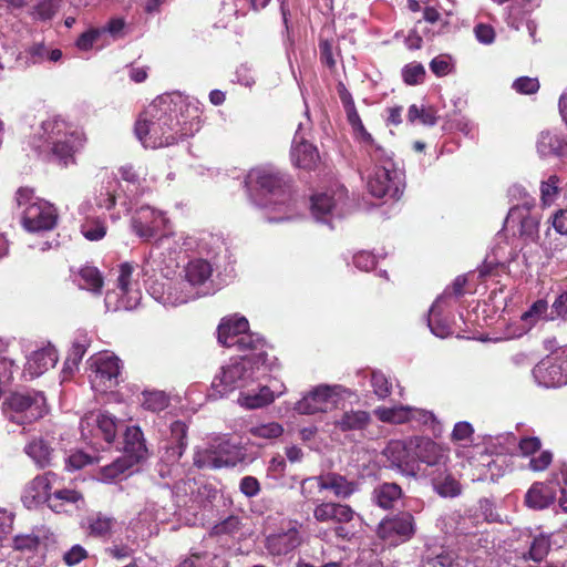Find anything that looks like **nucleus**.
<instances>
[{"label":"nucleus","mask_w":567,"mask_h":567,"mask_svg":"<svg viewBox=\"0 0 567 567\" xmlns=\"http://www.w3.org/2000/svg\"><path fill=\"white\" fill-rule=\"evenodd\" d=\"M176 103L169 95L156 97L135 123V135L145 147L159 148L178 142L181 121Z\"/></svg>","instance_id":"nucleus-1"},{"label":"nucleus","mask_w":567,"mask_h":567,"mask_svg":"<svg viewBox=\"0 0 567 567\" xmlns=\"http://www.w3.org/2000/svg\"><path fill=\"white\" fill-rule=\"evenodd\" d=\"M291 177L275 166L249 171L245 185L252 202L260 207L285 203L290 194Z\"/></svg>","instance_id":"nucleus-2"},{"label":"nucleus","mask_w":567,"mask_h":567,"mask_svg":"<svg viewBox=\"0 0 567 567\" xmlns=\"http://www.w3.org/2000/svg\"><path fill=\"white\" fill-rule=\"evenodd\" d=\"M41 131L39 140L44 138L43 143L37 144L35 140L32 142L39 153L50 151L52 157L65 166L73 162V154L81 146V140L76 133L68 131V125L62 118L52 117L43 121Z\"/></svg>","instance_id":"nucleus-3"},{"label":"nucleus","mask_w":567,"mask_h":567,"mask_svg":"<svg viewBox=\"0 0 567 567\" xmlns=\"http://www.w3.org/2000/svg\"><path fill=\"white\" fill-rule=\"evenodd\" d=\"M16 202L19 207L25 206L22 212V226L29 233H39L54 228L58 214L48 202L34 198L33 190L20 187L16 193Z\"/></svg>","instance_id":"nucleus-4"},{"label":"nucleus","mask_w":567,"mask_h":567,"mask_svg":"<svg viewBox=\"0 0 567 567\" xmlns=\"http://www.w3.org/2000/svg\"><path fill=\"white\" fill-rule=\"evenodd\" d=\"M301 494L309 502H318L315 491H331L337 498L348 499L360 488L357 481L337 472H327L318 476L307 477L301 482Z\"/></svg>","instance_id":"nucleus-5"},{"label":"nucleus","mask_w":567,"mask_h":567,"mask_svg":"<svg viewBox=\"0 0 567 567\" xmlns=\"http://www.w3.org/2000/svg\"><path fill=\"white\" fill-rule=\"evenodd\" d=\"M416 532L415 517L409 511L385 515L377 527L378 537L390 546H399L410 542Z\"/></svg>","instance_id":"nucleus-6"},{"label":"nucleus","mask_w":567,"mask_h":567,"mask_svg":"<svg viewBox=\"0 0 567 567\" xmlns=\"http://www.w3.org/2000/svg\"><path fill=\"white\" fill-rule=\"evenodd\" d=\"M368 190L377 197L400 198L402 194L401 173L389 165L375 166L372 174L368 176Z\"/></svg>","instance_id":"nucleus-7"},{"label":"nucleus","mask_w":567,"mask_h":567,"mask_svg":"<svg viewBox=\"0 0 567 567\" xmlns=\"http://www.w3.org/2000/svg\"><path fill=\"white\" fill-rule=\"evenodd\" d=\"M252 359L240 357L239 360L233 361L230 364L221 368L220 375L213 381V389L218 386L230 388V390H239L248 386L252 375Z\"/></svg>","instance_id":"nucleus-8"},{"label":"nucleus","mask_w":567,"mask_h":567,"mask_svg":"<svg viewBox=\"0 0 567 567\" xmlns=\"http://www.w3.org/2000/svg\"><path fill=\"white\" fill-rule=\"evenodd\" d=\"M409 444L413 446L419 461L430 466L445 464L449 461L450 449L429 437L415 436L409 440Z\"/></svg>","instance_id":"nucleus-9"},{"label":"nucleus","mask_w":567,"mask_h":567,"mask_svg":"<svg viewBox=\"0 0 567 567\" xmlns=\"http://www.w3.org/2000/svg\"><path fill=\"white\" fill-rule=\"evenodd\" d=\"M313 518L318 523L348 524L353 520L355 512L349 505L339 502H315Z\"/></svg>","instance_id":"nucleus-10"},{"label":"nucleus","mask_w":567,"mask_h":567,"mask_svg":"<svg viewBox=\"0 0 567 567\" xmlns=\"http://www.w3.org/2000/svg\"><path fill=\"white\" fill-rule=\"evenodd\" d=\"M238 457L224 449V444L197 451L194 454V465L198 468L234 467Z\"/></svg>","instance_id":"nucleus-11"},{"label":"nucleus","mask_w":567,"mask_h":567,"mask_svg":"<svg viewBox=\"0 0 567 567\" xmlns=\"http://www.w3.org/2000/svg\"><path fill=\"white\" fill-rule=\"evenodd\" d=\"M339 392H307L295 410L300 414L324 413L334 408Z\"/></svg>","instance_id":"nucleus-12"},{"label":"nucleus","mask_w":567,"mask_h":567,"mask_svg":"<svg viewBox=\"0 0 567 567\" xmlns=\"http://www.w3.org/2000/svg\"><path fill=\"white\" fill-rule=\"evenodd\" d=\"M55 476L52 472H47L43 475L35 476L25 487L23 494V502L28 507L33 505L48 503L50 504L51 493V477Z\"/></svg>","instance_id":"nucleus-13"},{"label":"nucleus","mask_w":567,"mask_h":567,"mask_svg":"<svg viewBox=\"0 0 567 567\" xmlns=\"http://www.w3.org/2000/svg\"><path fill=\"white\" fill-rule=\"evenodd\" d=\"M301 544V536L296 527H291L286 532L271 534L266 538V548L272 556H284Z\"/></svg>","instance_id":"nucleus-14"},{"label":"nucleus","mask_w":567,"mask_h":567,"mask_svg":"<svg viewBox=\"0 0 567 567\" xmlns=\"http://www.w3.org/2000/svg\"><path fill=\"white\" fill-rule=\"evenodd\" d=\"M58 362L56 350L52 347H47L34 351L27 361L23 370V375L34 379L40 377L50 368H53Z\"/></svg>","instance_id":"nucleus-15"},{"label":"nucleus","mask_w":567,"mask_h":567,"mask_svg":"<svg viewBox=\"0 0 567 567\" xmlns=\"http://www.w3.org/2000/svg\"><path fill=\"white\" fill-rule=\"evenodd\" d=\"M265 340L254 333L243 332L237 339L234 340L231 347H236L238 351H250V354H245L252 359V365L264 364L267 359V353L264 350Z\"/></svg>","instance_id":"nucleus-16"},{"label":"nucleus","mask_w":567,"mask_h":567,"mask_svg":"<svg viewBox=\"0 0 567 567\" xmlns=\"http://www.w3.org/2000/svg\"><path fill=\"white\" fill-rule=\"evenodd\" d=\"M125 455L132 456L131 458L137 463L145 461L148 456V450L144 434L140 426H127L124 433V447Z\"/></svg>","instance_id":"nucleus-17"},{"label":"nucleus","mask_w":567,"mask_h":567,"mask_svg":"<svg viewBox=\"0 0 567 567\" xmlns=\"http://www.w3.org/2000/svg\"><path fill=\"white\" fill-rule=\"evenodd\" d=\"M171 436L166 447V457L169 462H178L187 447L188 426L185 422L177 420L171 426Z\"/></svg>","instance_id":"nucleus-18"},{"label":"nucleus","mask_w":567,"mask_h":567,"mask_svg":"<svg viewBox=\"0 0 567 567\" xmlns=\"http://www.w3.org/2000/svg\"><path fill=\"white\" fill-rule=\"evenodd\" d=\"M533 374L544 388H560L567 384V373L560 364L542 362L534 368Z\"/></svg>","instance_id":"nucleus-19"},{"label":"nucleus","mask_w":567,"mask_h":567,"mask_svg":"<svg viewBox=\"0 0 567 567\" xmlns=\"http://www.w3.org/2000/svg\"><path fill=\"white\" fill-rule=\"evenodd\" d=\"M402 487L394 482H383L378 484L371 494L372 502L378 507L390 511L393 509L396 502L403 497Z\"/></svg>","instance_id":"nucleus-20"},{"label":"nucleus","mask_w":567,"mask_h":567,"mask_svg":"<svg viewBox=\"0 0 567 567\" xmlns=\"http://www.w3.org/2000/svg\"><path fill=\"white\" fill-rule=\"evenodd\" d=\"M121 360L115 355H103L96 361L95 377L105 386H117L121 383Z\"/></svg>","instance_id":"nucleus-21"},{"label":"nucleus","mask_w":567,"mask_h":567,"mask_svg":"<svg viewBox=\"0 0 567 567\" xmlns=\"http://www.w3.org/2000/svg\"><path fill=\"white\" fill-rule=\"evenodd\" d=\"M291 157L297 167L307 171L315 169L320 162V155L316 146L306 141L298 143L296 138L291 150Z\"/></svg>","instance_id":"nucleus-22"},{"label":"nucleus","mask_w":567,"mask_h":567,"mask_svg":"<svg viewBox=\"0 0 567 567\" xmlns=\"http://www.w3.org/2000/svg\"><path fill=\"white\" fill-rule=\"evenodd\" d=\"M371 414L363 410L346 411L339 420L334 422V426L341 432H364L372 424Z\"/></svg>","instance_id":"nucleus-23"},{"label":"nucleus","mask_w":567,"mask_h":567,"mask_svg":"<svg viewBox=\"0 0 567 567\" xmlns=\"http://www.w3.org/2000/svg\"><path fill=\"white\" fill-rule=\"evenodd\" d=\"M249 323L245 317L233 319L224 318L217 329L218 342L230 348L234 340L237 339L243 332L248 331Z\"/></svg>","instance_id":"nucleus-24"},{"label":"nucleus","mask_w":567,"mask_h":567,"mask_svg":"<svg viewBox=\"0 0 567 567\" xmlns=\"http://www.w3.org/2000/svg\"><path fill=\"white\" fill-rule=\"evenodd\" d=\"M506 223H518L522 236L534 238L538 234L539 220L533 216L526 207L514 206L509 209Z\"/></svg>","instance_id":"nucleus-25"},{"label":"nucleus","mask_w":567,"mask_h":567,"mask_svg":"<svg viewBox=\"0 0 567 567\" xmlns=\"http://www.w3.org/2000/svg\"><path fill=\"white\" fill-rule=\"evenodd\" d=\"M555 491L544 483H534L525 495V504L533 509H544L555 501Z\"/></svg>","instance_id":"nucleus-26"},{"label":"nucleus","mask_w":567,"mask_h":567,"mask_svg":"<svg viewBox=\"0 0 567 567\" xmlns=\"http://www.w3.org/2000/svg\"><path fill=\"white\" fill-rule=\"evenodd\" d=\"M115 523L114 517L99 512L86 516L84 527L90 536L106 538L111 536Z\"/></svg>","instance_id":"nucleus-27"},{"label":"nucleus","mask_w":567,"mask_h":567,"mask_svg":"<svg viewBox=\"0 0 567 567\" xmlns=\"http://www.w3.org/2000/svg\"><path fill=\"white\" fill-rule=\"evenodd\" d=\"M536 147L542 157L561 156L567 142L556 133L544 131L538 136Z\"/></svg>","instance_id":"nucleus-28"},{"label":"nucleus","mask_w":567,"mask_h":567,"mask_svg":"<svg viewBox=\"0 0 567 567\" xmlns=\"http://www.w3.org/2000/svg\"><path fill=\"white\" fill-rule=\"evenodd\" d=\"M155 212L148 207H142L137 214L132 218V228L134 233L145 240H150L156 235L155 220L152 219Z\"/></svg>","instance_id":"nucleus-29"},{"label":"nucleus","mask_w":567,"mask_h":567,"mask_svg":"<svg viewBox=\"0 0 567 567\" xmlns=\"http://www.w3.org/2000/svg\"><path fill=\"white\" fill-rule=\"evenodd\" d=\"M311 203L312 214L318 220L328 221V215H339L338 202L327 193L312 196Z\"/></svg>","instance_id":"nucleus-30"},{"label":"nucleus","mask_w":567,"mask_h":567,"mask_svg":"<svg viewBox=\"0 0 567 567\" xmlns=\"http://www.w3.org/2000/svg\"><path fill=\"white\" fill-rule=\"evenodd\" d=\"M374 415L383 423L404 424L409 422L410 405L379 406Z\"/></svg>","instance_id":"nucleus-31"},{"label":"nucleus","mask_w":567,"mask_h":567,"mask_svg":"<svg viewBox=\"0 0 567 567\" xmlns=\"http://www.w3.org/2000/svg\"><path fill=\"white\" fill-rule=\"evenodd\" d=\"M212 272L210 264L204 259L192 260L185 268V277L193 286L205 284L210 278Z\"/></svg>","instance_id":"nucleus-32"},{"label":"nucleus","mask_w":567,"mask_h":567,"mask_svg":"<svg viewBox=\"0 0 567 567\" xmlns=\"http://www.w3.org/2000/svg\"><path fill=\"white\" fill-rule=\"evenodd\" d=\"M52 452L53 449L42 437L32 440L25 446V453L42 468L51 465Z\"/></svg>","instance_id":"nucleus-33"},{"label":"nucleus","mask_w":567,"mask_h":567,"mask_svg":"<svg viewBox=\"0 0 567 567\" xmlns=\"http://www.w3.org/2000/svg\"><path fill=\"white\" fill-rule=\"evenodd\" d=\"M409 442L402 440L390 441L384 450V455L392 464L402 466L409 464L411 449Z\"/></svg>","instance_id":"nucleus-34"},{"label":"nucleus","mask_w":567,"mask_h":567,"mask_svg":"<svg viewBox=\"0 0 567 567\" xmlns=\"http://www.w3.org/2000/svg\"><path fill=\"white\" fill-rule=\"evenodd\" d=\"M551 544L549 537L538 535L534 537L528 551L523 555V559L539 564L548 556Z\"/></svg>","instance_id":"nucleus-35"},{"label":"nucleus","mask_w":567,"mask_h":567,"mask_svg":"<svg viewBox=\"0 0 567 567\" xmlns=\"http://www.w3.org/2000/svg\"><path fill=\"white\" fill-rule=\"evenodd\" d=\"M131 457L132 456L123 454L122 456L113 461L111 464L103 466L101 470L103 478L110 481L116 480L118 476L131 470L133 466L137 465L138 463L133 461Z\"/></svg>","instance_id":"nucleus-36"},{"label":"nucleus","mask_w":567,"mask_h":567,"mask_svg":"<svg viewBox=\"0 0 567 567\" xmlns=\"http://www.w3.org/2000/svg\"><path fill=\"white\" fill-rule=\"evenodd\" d=\"M81 288L87 289L94 293H100L103 287V278L97 268L85 266L79 271Z\"/></svg>","instance_id":"nucleus-37"},{"label":"nucleus","mask_w":567,"mask_h":567,"mask_svg":"<svg viewBox=\"0 0 567 567\" xmlns=\"http://www.w3.org/2000/svg\"><path fill=\"white\" fill-rule=\"evenodd\" d=\"M432 482L436 493L443 497H455L461 494V484L452 474L437 475Z\"/></svg>","instance_id":"nucleus-38"},{"label":"nucleus","mask_w":567,"mask_h":567,"mask_svg":"<svg viewBox=\"0 0 567 567\" xmlns=\"http://www.w3.org/2000/svg\"><path fill=\"white\" fill-rule=\"evenodd\" d=\"M80 501H83V495L79 491L62 488L52 493L49 507L52 511L60 513L63 509L62 507L64 503L78 504Z\"/></svg>","instance_id":"nucleus-39"},{"label":"nucleus","mask_w":567,"mask_h":567,"mask_svg":"<svg viewBox=\"0 0 567 567\" xmlns=\"http://www.w3.org/2000/svg\"><path fill=\"white\" fill-rule=\"evenodd\" d=\"M105 221L101 218H86L81 227V234L90 241H97L106 235Z\"/></svg>","instance_id":"nucleus-40"},{"label":"nucleus","mask_w":567,"mask_h":567,"mask_svg":"<svg viewBox=\"0 0 567 567\" xmlns=\"http://www.w3.org/2000/svg\"><path fill=\"white\" fill-rule=\"evenodd\" d=\"M410 412L409 422L415 421L419 424L429 426L435 436L440 435L441 424L433 412L413 406H410Z\"/></svg>","instance_id":"nucleus-41"},{"label":"nucleus","mask_w":567,"mask_h":567,"mask_svg":"<svg viewBox=\"0 0 567 567\" xmlns=\"http://www.w3.org/2000/svg\"><path fill=\"white\" fill-rule=\"evenodd\" d=\"M96 431L107 444H112L117 433L115 419L109 414L100 413L96 417Z\"/></svg>","instance_id":"nucleus-42"},{"label":"nucleus","mask_w":567,"mask_h":567,"mask_svg":"<svg viewBox=\"0 0 567 567\" xmlns=\"http://www.w3.org/2000/svg\"><path fill=\"white\" fill-rule=\"evenodd\" d=\"M457 556L452 550L442 549L440 553L425 554L423 567H453Z\"/></svg>","instance_id":"nucleus-43"},{"label":"nucleus","mask_w":567,"mask_h":567,"mask_svg":"<svg viewBox=\"0 0 567 567\" xmlns=\"http://www.w3.org/2000/svg\"><path fill=\"white\" fill-rule=\"evenodd\" d=\"M275 400L274 392H254L240 395L238 402L250 410L269 405Z\"/></svg>","instance_id":"nucleus-44"},{"label":"nucleus","mask_w":567,"mask_h":567,"mask_svg":"<svg viewBox=\"0 0 567 567\" xmlns=\"http://www.w3.org/2000/svg\"><path fill=\"white\" fill-rule=\"evenodd\" d=\"M141 403L145 410L161 412L168 406L166 392H142Z\"/></svg>","instance_id":"nucleus-45"},{"label":"nucleus","mask_w":567,"mask_h":567,"mask_svg":"<svg viewBox=\"0 0 567 567\" xmlns=\"http://www.w3.org/2000/svg\"><path fill=\"white\" fill-rule=\"evenodd\" d=\"M40 545V537L35 534H20L16 535L12 539V548L20 553L34 554L38 551Z\"/></svg>","instance_id":"nucleus-46"},{"label":"nucleus","mask_w":567,"mask_h":567,"mask_svg":"<svg viewBox=\"0 0 567 567\" xmlns=\"http://www.w3.org/2000/svg\"><path fill=\"white\" fill-rule=\"evenodd\" d=\"M408 120L411 123L419 121L423 125L433 126L437 122V116L432 107H419L417 105L412 104L408 111Z\"/></svg>","instance_id":"nucleus-47"},{"label":"nucleus","mask_w":567,"mask_h":567,"mask_svg":"<svg viewBox=\"0 0 567 567\" xmlns=\"http://www.w3.org/2000/svg\"><path fill=\"white\" fill-rule=\"evenodd\" d=\"M248 433L254 437L272 440L278 439L284 433V427L278 422H269L265 424H259L251 426L248 430Z\"/></svg>","instance_id":"nucleus-48"},{"label":"nucleus","mask_w":567,"mask_h":567,"mask_svg":"<svg viewBox=\"0 0 567 567\" xmlns=\"http://www.w3.org/2000/svg\"><path fill=\"white\" fill-rule=\"evenodd\" d=\"M33 402L34 400L29 393L10 392V395L4 399L3 405L6 410L23 412L29 409Z\"/></svg>","instance_id":"nucleus-49"},{"label":"nucleus","mask_w":567,"mask_h":567,"mask_svg":"<svg viewBox=\"0 0 567 567\" xmlns=\"http://www.w3.org/2000/svg\"><path fill=\"white\" fill-rule=\"evenodd\" d=\"M241 528V520L238 516L230 515L220 523L216 524L212 528V535L221 536L229 535L233 536L238 533Z\"/></svg>","instance_id":"nucleus-50"},{"label":"nucleus","mask_w":567,"mask_h":567,"mask_svg":"<svg viewBox=\"0 0 567 567\" xmlns=\"http://www.w3.org/2000/svg\"><path fill=\"white\" fill-rule=\"evenodd\" d=\"M559 178L556 175H550L547 181L542 182L540 198L544 205H550L559 192Z\"/></svg>","instance_id":"nucleus-51"},{"label":"nucleus","mask_w":567,"mask_h":567,"mask_svg":"<svg viewBox=\"0 0 567 567\" xmlns=\"http://www.w3.org/2000/svg\"><path fill=\"white\" fill-rule=\"evenodd\" d=\"M425 76V69L421 63H410L402 70L403 81L409 85L422 83Z\"/></svg>","instance_id":"nucleus-52"},{"label":"nucleus","mask_w":567,"mask_h":567,"mask_svg":"<svg viewBox=\"0 0 567 567\" xmlns=\"http://www.w3.org/2000/svg\"><path fill=\"white\" fill-rule=\"evenodd\" d=\"M95 458L92 455L83 451H75L66 458L65 467L69 471H76L85 467L86 465L93 464Z\"/></svg>","instance_id":"nucleus-53"},{"label":"nucleus","mask_w":567,"mask_h":567,"mask_svg":"<svg viewBox=\"0 0 567 567\" xmlns=\"http://www.w3.org/2000/svg\"><path fill=\"white\" fill-rule=\"evenodd\" d=\"M89 557L87 550L76 544L63 554V561L66 566L73 567Z\"/></svg>","instance_id":"nucleus-54"},{"label":"nucleus","mask_w":567,"mask_h":567,"mask_svg":"<svg viewBox=\"0 0 567 567\" xmlns=\"http://www.w3.org/2000/svg\"><path fill=\"white\" fill-rule=\"evenodd\" d=\"M513 89L520 94H534L539 90L537 78L520 76L513 83Z\"/></svg>","instance_id":"nucleus-55"},{"label":"nucleus","mask_w":567,"mask_h":567,"mask_svg":"<svg viewBox=\"0 0 567 567\" xmlns=\"http://www.w3.org/2000/svg\"><path fill=\"white\" fill-rule=\"evenodd\" d=\"M474 434V429L471 423L461 421L457 422L451 433L453 442L471 441Z\"/></svg>","instance_id":"nucleus-56"},{"label":"nucleus","mask_w":567,"mask_h":567,"mask_svg":"<svg viewBox=\"0 0 567 567\" xmlns=\"http://www.w3.org/2000/svg\"><path fill=\"white\" fill-rule=\"evenodd\" d=\"M102 34L101 29H90L83 32L76 40V47L82 51H87L93 48Z\"/></svg>","instance_id":"nucleus-57"},{"label":"nucleus","mask_w":567,"mask_h":567,"mask_svg":"<svg viewBox=\"0 0 567 567\" xmlns=\"http://www.w3.org/2000/svg\"><path fill=\"white\" fill-rule=\"evenodd\" d=\"M332 48H333L332 40L320 39V41H319L320 60L329 69H333L336 66V60L333 56Z\"/></svg>","instance_id":"nucleus-58"},{"label":"nucleus","mask_w":567,"mask_h":567,"mask_svg":"<svg viewBox=\"0 0 567 567\" xmlns=\"http://www.w3.org/2000/svg\"><path fill=\"white\" fill-rule=\"evenodd\" d=\"M260 483L255 476H245L240 480L239 483V491L246 496V497H255L260 492Z\"/></svg>","instance_id":"nucleus-59"},{"label":"nucleus","mask_w":567,"mask_h":567,"mask_svg":"<svg viewBox=\"0 0 567 567\" xmlns=\"http://www.w3.org/2000/svg\"><path fill=\"white\" fill-rule=\"evenodd\" d=\"M367 154L370 156L371 161H373L377 166L389 165L393 168V163L391 158L388 156L386 152L379 144H373L371 147L367 148Z\"/></svg>","instance_id":"nucleus-60"},{"label":"nucleus","mask_w":567,"mask_h":567,"mask_svg":"<svg viewBox=\"0 0 567 567\" xmlns=\"http://www.w3.org/2000/svg\"><path fill=\"white\" fill-rule=\"evenodd\" d=\"M120 175L122 181L128 183L132 187L130 192L136 190L141 185V177L137 172L131 165L122 166L120 169Z\"/></svg>","instance_id":"nucleus-61"},{"label":"nucleus","mask_w":567,"mask_h":567,"mask_svg":"<svg viewBox=\"0 0 567 567\" xmlns=\"http://www.w3.org/2000/svg\"><path fill=\"white\" fill-rule=\"evenodd\" d=\"M86 352V346L84 341L76 340L66 357V365L72 364L73 367H78L81 362L82 358Z\"/></svg>","instance_id":"nucleus-62"},{"label":"nucleus","mask_w":567,"mask_h":567,"mask_svg":"<svg viewBox=\"0 0 567 567\" xmlns=\"http://www.w3.org/2000/svg\"><path fill=\"white\" fill-rule=\"evenodd\" d=\"M553 461V454L549 451H543L538 456H534L529 461V468L534 472L545 471Z\"/></svg>","instance_id":"nucleus-63"},{"label":"nucleus","mask_w":567,"mask_h":567,"mask_svg":"<svg viewBox=\"0 0 567 567\" xmlns=\"http://www.w3.org/2000/svg\"><path fill=\"white\" fill-rule=\"evenodd\" d=\"M540 440L536 436L523 437L518 444L519 451L524 456L537 453L540 450Z\"/></svg>","instance_id":"nucleus-64"}]
</instances>
